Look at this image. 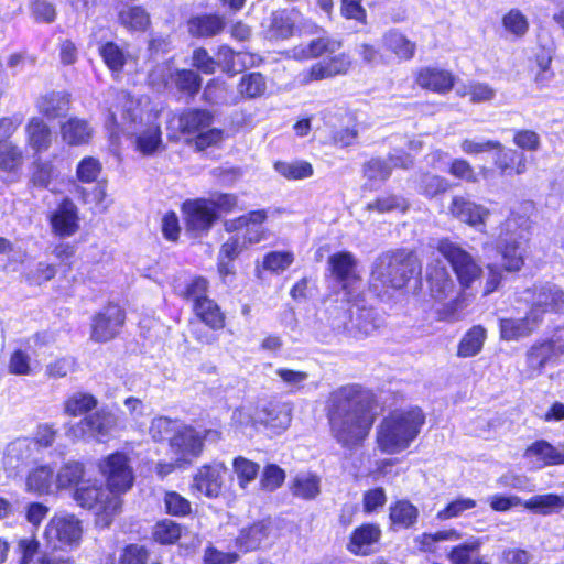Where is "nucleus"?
Listing matches in <instances>:
<instances>
[{
  "instance_id": "nucleus-1",
  "label": "nucleus",
  "mask_w": 564,
  "mask_h": 564,
  "mask_svg": "<svg viewBox=\"0 0 564 564\" xmlns=\"http://www.w3.org/2000/svg\"><path fill=\"white\" fill-rule=\"evenodd\" d=\"M375 394L358 383H347L329 392L325 411L330 434L346 448H355L367 438L373 424Z\"/></svg>"
},
{
  "instance_id": "nucleus-2",
  "label": "nucleus",
  "mask_w": 564,
  "mask_h": 564,
  "mask_svg": "<svg viewBox=\"0 0 564 564\" xmlns=\"http://www.w3.org/2000/svg\"><path fill=\"white\" fill-rule=\"evenodd\" d=\"M424 423L425 415L417 406L393 411L377 426L378 448L389 455L404 451L417 437Z\"/></svg>"
},
{
  "instance_id": "nucleus-3",
  "label": "nucleus",
  "mask_w": 564,
  "mask_h": 564,
  "mask_svg": "<svg viewBox=\"0 0 564 564\" xmlns=\"http://www.w3.org/2000/svg\"><path fill=\"white\" fill-rule=\"evenodd\" d=\"M115 110H111L112 121L123 133L134 137L138 151L144 155L153 154L162 144L161 131L158 124L142 128L141 108L139 101L124 90L116 93Z\"/></svg>"
},
{
  "instance_id": "nucleus-4",
  "label": "nucleus",
  "mask_w": 564,
  "mask_h": 564,
  "mask_svg": "<svg viewBox=\"0 0 564 564\" xmlns=\"http://www.w3.org/2000/svg\"><path fill=\"white\" fill-rule=\"evenodd\" d=\"M420 271V263L411 252L405 250L386 252L373 262L370 286L379 295L387 294L390 290H401Z\"/></svg>"
},
{
  "instance_id": "nucleus-5",
  "label": "nucleus",
  "mask_w": 564,
  "mask_h": 564,
  "mask_svg": "<svg viewBox=\"0 0 564 564\" xmlns=\"http://www.w3.org/2000/svg\"><path fill=\"white\" fill-rule=\"evenodd\" d=\"M529 219L520 215H510L501 225L497 248L507 271H519L524 264V232Z\"/></svg>"
},
{
  "instance_id": "nucleus-6",
  "label": "nucleus",
  "mask_w": 564,
  "mask_h": 564,
  "mask_svg": "<svg viewBox=\"0 0 564 564\" xmlns=\"http://www.w3.org/2000/svg\"><path fill=\"white\" fill-rule=\"evenodd\" d=\"M74 499L82 508L95 512L96 524L101 528L109 527L122 508V500L118 495L96 484L77 487Z\"/></svg>"
},
{
  "instance_id": "nucleus-7",
  "label": "nucleus",
  "mask_w": 564,
  "mask_h": 564,
  "mask_svg": "<svg viewBox=\"0 0 564 564\" xmlns=\"http://www.w3.org/2000/svg\"><path fill=\"white\" fill-rule=\"evenodd\" d=\"M437 251L448 261L463 289H468L477 281L482 269L476 259L460 245L447 238L437 243Z\"/></svg>"
},
{
  "instance_id": "nucleus-8",
  "label": "nucleus",
  "mask_w": 564,
  "mask_h": 564,
  "mask_svg": "<svg viewBox=\"0 0 564 564\" xmlns=\"http://www.w3.org/2000/svg\"><path fill=\"white\" fill-rule=\"evenodd\" d=\"M213 115L207 110L189 109L178 118V126L183 133L195 134V145L202 151L218 143L223 139V131L210 128Z\"/></svg>"
},
{
  "instance_id": "nucleus-9",
  "label": "nucleus",
  "mask_w": 564,
  "mask_h": 564,
  "mask_svg": "<svg viewBox=\"0 0 564 564\" xmlns=\"http://www.w3.org/2000/svg\"><path fill=\"white\" fill-rule=\"evenodd\" d=\"M524 301L541 322L546 313H564V291L553 282H538L528 288Z\"/></svg>"
},
{
  "instance_id": "nucleus-10",
  "label": "nucleus",
  "mask_w": 564,
  "mask_h": 564,
  "mask_svg": "<svg viewBox=\"0 0 564 564\" xmlns=\"http://www.w3.org/2000/svg\"><path fill=\"white\" fill-rule=\"evenodd\" d=\"M100 469L107 479L108 489L120 497L133 485L134 476L124 454L116 453L108 456L100 465Z\"/></svg>"
},
{
  "instance_id": "nucleus-11",
  "label": "nucleus",
  "mask_w": 564,
  "mask_h": 564,
  "mask_svg": "<svg viewBox=\"0 0 564 564\" xmlns=\"http://www.w3.org/2000/svg\"><path fill=\"white\" fill-rule=\"evenodd\" d=\"M170 452L178 463H191L203 452V436L191 425L181 424L170 437Z\"/></svg>"
},
{
  "instance_id": "nucleus-12",
  "label": "nucleus",
  "mask_w": 564,
  "mask_h": 564,
  "mask_svg": "<svg viewBox=\"0 0 564 564\" xmlns=\"http://www.w3.org/2000/svg\"><path fill=\"white\" fill-rule=\"evenodd\" d=\"M124 319V312L119 305L108 304L94 316L90 338L99 343L111 340L119 334Z\"/></svg>"
},
{
  "instance_id": "nucleus-13",
  "label": "nucleus",
  "mask_w": 564,
  "mask_h": 564,
  "mask_svg": "<svg viewBox=\"0 0 564 564\" xmlns=\"http://www.w3.org/2000/svg\"><path fill=\"white\" fill-rule=\"evenodd\" d=\"M186 230L195 236L207 232L217 218L213 204L206 199L187 200L183 204Z\"/></svg>"
},
{
  "instance_id": "nucleus-14",
  "label": "nucleus",
  "mask_w": 564,
  "mask_h": 564,
  "mask_svg": "<svg viewBox=\"0 0 564 564\" xmlns=\"http://www.w3.org/2000/svg\"><path fill=\"white\" fill-rule=\"evenodd\" d=\"M83 528L79 519L74 514H61L53 517L45 528V538L48 541H57L61 544L73 545L82 538Z\"/></svg>"
},
{
  "instance_id": "nucleus-15",
  "label": "nucleus",
  "mask_w": 564,
  "mask_h": 564,
  "mask_svg": "<svg viewBox=\"0 0 564 564\" xmlns=\"http://www.w3.org/2000/svg\"><path fill=\"white\" fill-rule=\"evenodd\" d=\"M426 282L431 296L438 302L455 295L456 284L441 259H435L427 265Z\"/></svg>"
},
{
  "instance_id": "nucleus-16",
  "label": "nucleus",
  "mask_w": 564,
  "mask_h": 564,
  "mask_svg": "<svg viewBox=\"0 0 564 564\" xmlns=\"http://www.w3.org/2000/svg\"><path fill=\"white\" fill-rule=\"evenodd\" d=\"M35 444L29 438H17L4 449L2 464L9 476H17L34 459Z\"/></svg>"
},
{
  "instance_id": "nucleus-17",
  "label": "nucleus",
  "mask_w": 564,
  "mask_h": 564,
  "mask_svg": "<svg viewBox=\"0 0 564 564\" xmlns=\"http://www.w3.org/2000/svg\"><path fill=\"white\" fill-rule=\"evenodd\" d=\"M351 66L350 58L346 54H338L329 59H323L304 70L301 76L303 84L329 79L338 75H345Z\"/></svg>"
},
{
  "instance_id": "nucleus-18",
  "label": "nucleus",
  "mask_w": 564,
  "mask_h": 564,
  "mask_svg": "<svg viewBox=\"0 0 564 564\" xmlns=\"http://www.w3.org/2000/svg\"><path fill=\"white\" fill-rule=\"evenodd\" d=\"M267 219L265 210H253L238 218L225 221V229L228 232L245 230V243H258L263 239L264 230L262 224Z\"/></svg>"
},
{
  "instance_id": "nucleus-19",
  "label": "nucleus",
  "mask_w": 564,
  "mask_h": 564,
  "mask_svg": "<svg viewBox=\"0 0 564 564\" xmlns=\"http://www.w3.org/2000/svg\"><path fill=\"white\" fill-rule=\"evenodd\" d=\"M448 208L454 218L471 227L479 228L480 231H484L480 227H485V221L490 215L489 209L485 206L458 195L452 198Z\"/></svg>"
},
{
  "instance_id": "nucleus-20",
  "label": "nucleus",
  "mask_w": 564,
  "mask_h": 564,
  "mask_svg": "<svg viewBox=\"0 0 564 564\" xmlns=\"http://www.w3.org/2000/svg\"><path fill=\"white\" fill-rule=\"evenodd\" d=\"M328 265L332 275L344 290L350 293L360 284V278L356 273V260L350 252H337L328 258Z\"/></svg>"
},
{
  "instance_id": "nucleus-21",
  "label": "nucleus",
  "mask_w": 564,
  "mask_h": 564,
  "mask_svg": "<svg viewBox=\"0 0 564 564\" xmlns=\"http://www.w3.org/2000/svg\"><path fill=\"white\" fill-rule=\"evenodd\" d=\"M415 83L422 89L444 95L452 90L455 76L449 70L425 66L416 70Z\"/></svg>"
},
{
  "instance_id": "nucleus-22",
  "label": "nucleus",
  "mask_w": 564,
  "mask_h": 564,
  "mask_svg": "<svg viewBox=\"0 0 564 564\" xmlns=\"http://www.w3.org/2000/svg\"><path fill=\"white\" fill-rule=\"evenodd\" d=\"M291 406L286 402L271 401L258 408L259 424L275 434L285 431L291 423Z\"/></svg>"
},
{
  "instance_id": "nucleus-23",
  "label": "nucleus",
  "mask_w": 564,
  "mask_h": 564,
  "mask_svg": "<svg viewBox=\"0 0 564 564\" xmlns=\"http://www.w3.org/2000/svg\"><path fill=\"white\" fill-rule=\"evenodd\" d=\"M227 468L223 463L206 465L198 469L194 478L196 489L207 497L219 496Z\"/></svg>"
},
{
  "instance_id": "nucleus-24",
  "label": "nucleus",
  "mask_w": 564,
  "mask_h": 564,
  "mask_svg": "<svg viewBox=\"0 0 564 564\" xmlns=\"http://www.w3.org/2000/svg\"><path fill=\"white\" fill-rule=\"evenodd\" d=\"M264 26V36L269 41L278 42L291 37L295 31L294 13L286 9L273 11Z\"/></svg>"
},
{
  "instance_id": "nucleus-25",
  "label": "nucleus",
  "mask_w": 564,
  "mask_h": 564,
  "mask_svg": "<svg viewBox=\"0 0 564 564\" xmlns=\"http://www.w3.org/2000/svg\"><path fill=\"white\" fill-rule=\"evenodd\" d=\"M542 322L536 317L535 313L530 311L522 318H501L500 319V337L503 340H518L530 336Z\"/></svg>"
},
{
  "instance_id": "nucleus-26",
  "label": "nucleus",
  "mask_w": 564,
  "mask_h": 564,
  "mask_svg": "<svg viewBox=\"0 0 564 564\" xmlns=\"http://www.w3.org/2000/svg\"><path fill=\"white\" fill-rule=\"evenodd\" d=\"M115 425L112 414L104 411H98L82 420L74 429V435L100 437L107 435Z\"/></svg>"
},
{
  "instance_id": "nucleus-27",
  "label": "nucleus",
  "mask_w": 564,
  "mask_h": 564,
  "mask_svg": "<svg viewBox=\"0 0 564 564\" xmlns=\"http://www.w3.org/2000/svg\"><path fill=\"white\" fill-rule=\"evenodd\" d=\"M52 228L59 236H72L78 229L77 207L70 199H64L52 215Z\"/></svg>"
},
{
  "instance_id": "nucleus-28",
  "label": "nucleus",
  "mask_w": 564,
  "mask_h": 564,
  "mask_svg": "<svg viewBox=\"0 0 564 564\" xmlns=\"http://www.w3.org/2000/svg\"><path fill=\"white\" fill-rule=\"evenodd\" d=\"M382 45L400 61H411L416 52V43L395 29L383 34Z\"/></svg>"
},
{
  "instance_id": "nucleus-29",
  "label": "nucleus",
  "mask_w": 564,
  "mask_h": 564,
  "mask_svg": "<svg viewBox=\"0 0 564 564\" xmlns=\"http://www.w3.org/2000/svg\"><path fill=\"white\" fill-rule=\"evenodd\" d=\"M381 531L378 525L364 524L357 528L350 538L348 550L356 555H368L371 546L380 539Z\"/></svg>"
},
{
  "instance_id": "nucleus-30",
  "label": "nucleus",
  "mask_w": 564,
  "mask_h": 564,
  "mask_svg": "<svg viewBox=\"0 0 564 564\" xmlns=\"http://www.w3.org/2000/svg\"><path fill=\"white\" fill-rule=\"evenodd\" d=\"M69 95L65 91H51L36 102L39 111L48 119L64 117L69 109Z\"/></svg>"
},
{
  "instance_id": "nucleus-31",
  "label": "nucleus",
  "mask_w": 564,
  "mask_h": 564,
  "mask_svg": "<svg viewBox=\"0 0 564 564\" xmlns=\"http://www.w3.org/2000/svg\"><path fill=\"white\" fill-rule=\"evenodd\" d=\"M28 144L35 152H44L52 144V131L45 121L39 117H32L25 126Z\"/></svg>"
},
{
  "instance_id": "nucleus-32",
  "label": "nucleus",
  "mask_w": 564,
  "mask_h": 564,
  "mask_svg": "<svg viewBox=\"0 0 564 564\" xmlns=\"http://www.w3.org/2000/svg\"><path fill=\"white\" fill-rule=\"evenodd\" d=\"M293 497L303 500H314L321 494V478L310 471L299 473L290 482Z\"/></svg>"
},
{
  "instance_id": "nucleus-33",
  "label": "nucleus",
  "mask_w": 564,
  "mask_h": 564,
  "mask_svg": "<svg viewBox=\"0 0 564 564\" xmlns=\"http://www.w3.org/2000/svg\"><path fill=\"white\" fill-rule=\"evenodd\" d=\"M562 352H564V345H558L557 348H555V341H542L533 345L529 349L527 352V362L529 368L541 370Z\"/></svg>"
},
{
  "instance_id": "nucleus-34",
  "label": "nucleus",
  "mask_w": 564,
  "mask_h": 564,
  "mask_svg": "<svg viewBox=\"0 0 564 564\" xmlns=\"http://www.w3.org/2000/svg\"><path fill=\"white\" fill-rule=\"evenodd\" d=\"M522 506L534 513L550 516L564 509V495L552 492L535 495L524 500Z\"/></svg>"
},
{
  "instance_id": "nucleus-35",
  "label": "nucleus",
  "mask_w": 564,
  "mask_h": 564,
  "mask_svg": "<svg viewBox=\"0 0 564 564\" xmlns=\"http://www.w3.org/2000/svg\"><path fill=\"white\" fill-rule=\"evenodd\" d=\"M495 165L506 174H523L527 171V156L523 152L514 149H495Z\"/></svg>"
},
{
  "instance_id": "nucleus-36",
  "label": "nucleus",
  "mask_w": 564,
  "mask_h": 564,
  "mask_svg": "<svg viewBox=\"0 0 564 564\" xmlns=\"http://www.w3.org/2000/svg\"><path fill=\"white\" fill-rule=\"evenodd\" d=\"M196 315L213 329H220L225 325V316L220 307L207 296H196L194 303Z\"/></svg>"
},
{
  "instance_id": "nucleus-37",
  "label": "nucleus",
  "mask_w": 564,
  "mask_h": 564,
  "mask_svg": "<svg viewBox=\"0 0 564 564\" xmlns=\"http://www.w3.org/2000/svg\"><path fill=\"white\" fill-rule=\"evenodd\" d=\"M26 490L39 495L54 492L55 474L47 465L32 469L26 477Z\"/></svg>"
},
{
  "instance_id": "nucleus-38",
  "label": "nucleus",
  "mask_w": 564,
  "mask_h": 564,
  "mask_svg": "<svg viewBox=\"0 0 564 564\" xmlns=\"http://www.w3.org/2000/svg\"><path fill=\"white\" fill-rule=\"evenodd\" d=\"M524 456L528 458L536 457L543 466L562 465L564 447H555L551 443L540 440L525 449Z\"/></svg>"
},
{
  "instance_id": "nucleus-39",
  "label": "nucleus",
  "mask_w": 564,
  "mask_h": 564,
  "mask_svg": "<svg viewBox=\"0 0 564 564\" xmlns=\"http://www.w3.org/2000/svg\"><path fill=\"white\" fill-rule=\"evenodd\" d=\"M351 327L364 336L371 335L380 326V318L372 308L354 305L350 310Z\"/></svg>"
},
{
  "instance_id": "nucleus-40",
  "label": "nucleus",
  "mask_w": 564,
  "mask_h": 564,
  "mask_svg": "<svg viewBox=\"0 0 564 564\" xmlns=\"http://www.w3.org/2000/svg\"><path fill=\"white\" fill-rule=\"evenodd\" d=\"M62 138L70 145H78L88 142L93 130L88 122L77 118H70L61 127Z\"/></svg>"
},
{
  "instance_id": "nucleus-41",
  "label": "nucleus",
  "mask_w": 564,
  "mask_h": 564,
  "mask_svg": "<svg viewBox=\"0 0 564 564\" xmlns=\"http://www.w3.org/2000/svg\"><path fill=\"white\" fill-rule=\"evenodd\" d=\"M85 475L84 465L76 460L65 463L55 475V490H63L78 485Z\"/></svg>"
},
{
  "instance_id": "nucleus-42",
  "label": "nucleus",
  "mask_w": 564,
  "mask_h": 564,
  "mask_svg": "<svg viewBox=\"0 0 564 564\" xmlns=\"http://www.w3.org/2000/svg\"><path fill=\"white\" fill-rule=\"evenodd\" d=\"M487 333L486 329L476 325L473 326L462 338L458 346V356L467 358L476 356L482 349L484 343L486 340Z\"/></svg>"
},
{
  "instance_id": "nucleus-43",
  "label": "nucleus",
  "mask_w": 564,
  "mask_h": 564,
  "mask_svg": "<svg viewBox=\"0 0 564 564\" xmlns=\"http://www.w3.org/2000/svg\"><path fill=\"white\" fill-rule=\"evenodd\" d=\"M362 171L369 186L375 188L390 177L392 167L387 160L373 158L364 164Z\"/></svg>"
},
{
  "instance_id": "nucleus-44",
  "label": "nucleus",
  "mask_w": 564,
  "mask_h": 564,
  "mask_svg": "<svg viewBox=\"0 0 564 564\" xmlns=\"http://www.w3.org/2000/svg\"><path fill=\"white\" fill-rule=\"evenodd\" d=\"M269 532V525L264 521H259L249 528L242 529L238 536V542L246 551H252L261 545L268 538Z\"/></svg>"
},
{
  "instance_id": "nucleus-45",
  "label": "nucleus",
  "mask_w": 564,
  "mask_h": 564,
  "mask_svg": "<svg viewBox=\"0 0 564 564\" xmlns=\"http://www.w3.org/2000/svg\"><path fill=\"white\" fill-rule=\"evenodd\" d=\"M121 25L133 31H144L150 24V15L142 7H126L119 11Z\"/></svg>"
},
{
  "instance_id": "nucleus-46",
  "label": "nucleus",
  "mask_w": 564,
  "mask_h": 564,
  "mask_svg": "<svg viewBox=\"0 0 564 564\" xmlns=\"http://www.w3.org/2000/svg\"><path fill=\"white\" fill-rule=\"evenodd\" d=\"M224 21L217 15H203L189 20V33L196 36H213L224 29Z\"/></svg>"
},
{
  "instance_id": "nucleus-47",
  "label": "nucleus",
  "mask_w": 564,
  "mask_h": 564,
  "mask_svg": "<svg viewBox=\"0 0 564 564\" xmlns=\"http://www.w3.org/2000/svg\"><path fill=\"white\" fill-rule=\"evenodd\" d=\"M419 517V510L408 500H399L390 507V519L393 524L410 528Z\"/></svg>"
},
{
  "instance_id": "nucleus-48",
  "label": "nucleus",
  "mask_w": 564,
  "mask_h": 564,
  "mask_svg": "<svg viewBox=\"0 0 564 564\" xmlns=\"http://www.w3.org/2000/svg\"><path fill=\"white\" fill-rule=\"evenodd\" d=\"M98 404L97 399L85 392H75L64 402V412L70 416H79L95 409Z\"/></svg>"
},
{
  "instance_id": "nucleus-49",
  "label": "nucleus",
  "mask_w": 564,
  "mask_h": 564,
  "mask_svg": "<svg viewBox=\"0 0 564 564\" xmlns=\"http://www.w3.org/2000/svg\"><path fill=\"white\" fill-rule=\"evenodd\" d=\"M265 90V77L258 72L243 75L238 84L239 94L248 99L261 97L264 95Z\"/></svg>"
},
{
  "instance_id": "nucleus-50",
  "label": "nucleus",
  "mask_w": 564,
  "mask_h": 564,
  "mask_svg": "<svg viewBox=\"0 0 564 564\" xmlns=\"http://www.w3.org/2000/svg\"><path fill=\"white\" fill-rule=\"evenodd\" d=\"M462 534L455 529L442 530L435 533H423L415 538V543L421 552H435L436 543L443 541H457Z\"/></svg>"
},
{
  "instance_id": "nucleus-51",
  "label": "nucleus",
  "mask_w": 564,
  "mask_h": 564,
  "mask_svg": "<svg viewBox=\"0 0 564 564\" xmlns=\"http://www.w3.org/2000/svg\"><path fill=\"white\" fill-rule=\"evenodd\" d=\"M501 24L506 32L514 37H523L530 28L529 19L519 9H510L501 19Z\"/></svg>"
},
{
  "instance_id": "nucleus-52",
  "label": "nucleus",
  "mask_w": 564,
  "mask_h": 564,
  "mask_svg": "<svg viewBox=\"0 0 564 564\" xmlns=\"http://www.w3.org/2000/svg\"><path fill=\"white\" fill-rule=\"evenodd\" d=\"M24 155L20 147L12 142H0V170L13 172L23 164Z\"/></svg>"
},
{
  "instance_id": "nucleus-53",
  "label": "nucleus",
  "mask_w": 564,
  "mask_h": 564,
  "mask_svg": "<svg viewBox=\"0 0 564 564\" xmlns=\"http://www.w3.org/2000/svg\"><path fill=\"white\" fill-rule=\"evenodd\" d=\"M417 191L426 197H435L449 188V182L438 175L422 173L419 176Z\"/></svg>"
},
{
  "instance_id": "nucleus-54",
  "label": "nucleus",
  "mask_w": 564,
  "mask_h": 564,
  "mask_svg": "<svg viewBox=\"0 0 564 564\" xmlns=\"http://www.w3.org/2000/svg\"><path fill=\"white\" fill-rule=\"evenodd\" d=\"M99 53L109 69L117 73L122 70L128 57L122 47L113 42H107L99 47Z\"/></svg>"
},
{
  "instance_id": "nucleus-55",
  "label": "nucleus",
  "mask_w": 564,
  "mask_h": 564,
  "mask_svg": "<svg viewBox=\"0 0 564 564\" xmlns=\"http://www.w3.org/2000/svg\"><path fill=\"white\" fill-rule=\"evenodd\" d=\"M182 534V527L176 522L164 519L159 521L153 528V539L161 544H173Z\"/></svg>"
},
{
  "instance_id": "nucleus-56",
  "label": "nucleus",
  "mask_w": 564,
  "mask_h": 564,
  "mask_svg": "<svg viewBox=\"0 0 564 564\" xmlns=\"http://www.w3.org/2000/svg\"><path fill=\"white\" fill-rule=\"evenodd\" d=\"M274 167L288 180H302L313 174V167L307 162H276Z\"/></svg>"
},
{
  "instance_id": "nucleus-57",
  "label": "nucleus",
  "mask_w": 564,
  "mask_h": 564,
  "mask_svg": "<svg viewBox=\"0 0 564 564\" xmlns=\"http://www.w3.org/2000/svg\"><path fill=\"white\" fill-rule=\"evenodd\" d=\"M457 94L462 97L469 96L473 104H480L492 100L496 96V90L485 83H470L457 89Z\"/></svg>"
},
{
  "instance_id": "nucleus-58",
  "label": "nucleus",
  "mask_w": 564,
  "mask_h": 564,
  "mask_svg": "<svg viewBox=\"0 0 564 564\" xmlns=\"http://www.w3.org/2000/svg\"><path fill=\"white\" fill-rule=\"evenodd\" d=\"M232 467L241 488H245L247 484L253 481L259 473V465L242 456L234 459Z\"/></svg>"
},
{
  "instance_id": "nucleus-59",
  "label": "nucleus",
  "mask_w": 564,
  "mask_h": 564,
  "mask_svg": "<svg viewBox=\"0 0 564 564\" xmlns=\"http://www.w3.org/2000/svg\"><path fill=\"white\" fill-rule=\"evenodd\" d=\"M181 424L166 416H159L152 420L149 433L153 441L162 442L175 433Z\"/></svg>"
},
{
  "instance_id": "nucleus-60",
  "label": "nucleus",
  "mask_w": 564,
  "mask_h": 564,
  "mask_svg": "<svg viewBox=\"0 0 564 564\" xmlns=\"http://www.w3.org/2000/svg\"><path fill=\"white\" fill-rule=\"evenodd\" d=\"M175 85L180 91L194 96L200 89L202 77L192 69L177 70Z\"/></svg>"
},
{
  "instance_id": "nucleus-61",
  "label": "nucleus",
  "mask_w": 564,
  "mask_h": 564,
  "mask_svg": "<svg viewBox=\"0 0 564 564\" xmlns=\"http://www.w3.org/2000/svg\"><path fill=\"white\" fill-rule=\"evenodd\" d=\"M481 542L474 540L466 542L452 549L448 554V560L452 564H471L475 558V553L478 552Z\"/></svg>"
},
{
  "instance_id": "nucleus-62",
  "label": "nucleus",
  "mask_w": 564,
  "mask_h": 564,
  "mask_svg": "<svg viewBox=\"0 0 564 564\" xmlns=\"http://www.w3.org/2000/svg\"><path fill=\"white\" fill-rule=\"evenodd\" d=\"M101 172V163L93 156L84 158L77 165L76 175L83 183H93Z\"/></svg>"
},
{
  "instance_id": "nucleus-63",
  "label": "nucleus",
  "mask_w": 564,
  "mask_h": 564,
  "mask_svg": "<svg viewBox=\"0 0 564 564\" xmlns=\"http://www.w3.org/2000/svg\"><path fill=\"white\" fill-rule=\"evenodd\" d=\"M284 470L278 465L270 464L265 466L260 479V484L264 490L274 491L275 489L281 487V485L284 482Z\"/></svg>"
},
{
  "instance_id": "nucleus-64",
  "label": "nucleus",
  "mask_w": 564,
  "mask_h": 564,
  "mask_svg": "<svg viewBox=\"0 0 564 564\" xmlns=\"http://www.w3.org/2000/svg\"><path fill=\"white\" fill-rule=\"evenodd\" d=\"M55 176L54 165L48 161H35L32 173V183L34 186L45 188Z\"/></svg>"
}]
</instances>
